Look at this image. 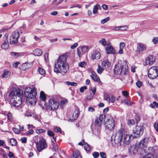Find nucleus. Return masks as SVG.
<instances>
[{
    "label": "nucleus",
    "instance_id": "f257e3e1",
    "mask_svg": "<svg viewBox=\"0 0 158 158\" xmlns=\"http://www.w3.org/2000/svg\"><path fill=\"white\" fill-rule=\"evenodd\" d=\"M69 69V66L67 62L66 56L63 55L60 56L55 63L54 71L57 73L64 74Z\"/></svg>",
    "mask_w": 158,
    "mask_h": 158
},
{
    "label": "nucleus",
    "instance_id": "f03ea898",
    "mask_svg": "<svg viewBox=\"0 0 158 158\" xmlns=\"http://www.w3.org/2000/svg\"><path fill=\"white\" fill-rule=\"evenodd\" d=\"M23 95V91L21 89L15 88L12 89L9 94L10 104L12 106H19L21 104V97Z\"/></svg>",
    "mask_w": 158,
    "mask_h": 158
},
{
    "label": "nucleus",
    "instance_id": "7ed1b4c3",
    "mask_svg": "<svg viewBox=\"0 0 158 158\" xmlns=\"http://www.w3.org/2000/svg\"><path fill=\"white\" fill-rule=\"evenodd\" d=\"M24 95L27 97V101L31 105H35L36 103V92L35 88L28 87L24 92Z\"/></svg>",
    "mask_w": 158,
    "mask_h": 158
},
{
    "label": "nucleus",
    "instance_id": "20e7f679",
    "mask_svg": "<svg viewBox=\"0 0 158 158\" xmlns=\"http://www.w3.org/2000/svg\"><path fill=\"white\" fill-rule=\"evenodd\" d=\"M114 73L118 75H126L128 74V67L126 61H123L120 63H118L115 65L114 69Z\"/></svg>",
    "mask_w": 158,
    "mask_h": 158
},
{
    "label": "nucleus",
    "instance_id": "39448f33",
    "mask_svg": "<svg viewBox=\"0 0 158 158\" xmlns=\"http://www.w3.org/2000/svg\"><path fill=\"white\" fill-rule=\"evenodd\" d=\"M124 132V129L121 128L117 132H116L111 137L112 140L115 144H118L122 142L123 133Z\"/></svg>",
    "mask_w": 158,
    "mask_h": 158
},
{
    "label": "nucleus",
    "instance_id": "423d86ee",
    "mask_svg": "<svg viewBox=\"0 0 158 158\" xmlns=\"http://www.w3.org/2000/svg\"><path fill=\"white\" fill-rule=\"evenodd\" d=\"M36 148L38 151L41 152L47 147V144L46 140L44 138L40 139L39 142H35Z\"/></svg>",
    "mask_w": 158,
    "mask_h": 158
},
{
    "label": "nucleus",
    "instance_id": "0eeeda50",
    "mask_svg": "<svg viewBox=\"0 0 158 158\" xmlns=\"http://www.w3.org/2000/svg\"><path fill=\"white\" fill-rule=\"evenodd\" d=\"M124 133H123L122 142L125 145H128L133 139L134 137L132 135L128 134L127 131L125 129Z\"/></svg>",
    "mask_w": 158,
    "mask_h": 158
},
{
    "label": "nucleus",
    "instance_id": "6e6552de",
    "mask_svg": "<svg viewBox=\"0 0 158 158\" xmlns=\"http://www.w3.org/2000/svg\"><path fill=\"white\" fill-rule=\"evenodd\" d=\"M158 76V67L152 66L149 69L148 77L152 79H154Z\"/></svg>",
    "mask_w": 158,
    "mask_h": 158
},
{
    "label": "nucleus",
    "instance_id": "1a4fd4ad",
    "mask_svg": "<svg viewBox=\"0 0 158 158\" xmlns=\"http://www.w3.org/2000/svg\"><path fill=\"white\" fill-rule=\"evenodd\" d=\"M105 125L106 128L110 131L114 130V120L111 116L108 117L107 120L106 122Z\"/></svg>",
    "mask_w": 158,
    "mask_h": 158
},
{
    "label": "nucleus",
    "instance_id": "9d476101",
    "mask_svg": "<svg viewBox=\"0 0 158 158\" xmlns=\"http://www.w3.org/2000/svg\"><path fill=\"white\" fill-rule=\"evenodd\" d=\"M19 36V35L18 31H15L13 32L10 37V44L11 45L17 44Z\"/></svg>",
    "mask_w": 158,
    "mask_h": 158
},
{
    "label": "nucleus",
    "instance_id": "9b49d317",
    "mask_svg": "<svg viewBox=\"0 0 158 158\" xmlns=\"http://www.w3.org/2000/svg\"><path fill=\"white\" fill-rule=\"evenodd\" d=\"M143 133V128L142 126H136L133 130V133L135 138L139 137Z\"/></svg>",
    "mask_w": 158,
    "mask_h": 158
},
{
    "label": "nucleus",
    "instance_id": "f8f14e48",
    "mask_svg": "<svg viewBox=\"0 0 158 158\" xmlns=\"http://www.w3.org/2000/svg\"><path fill=\"white\" fill-rule=\"evenodd\" d=\"M48 105L49 109L50 108L52 110H54L58 108L59 103L55 100L52 99L49 101Z\"/></svg>",
    "mask_w": 158,
    "mask_h": 158
},
{
    "label": "nucleus",
    "instance_id": "ddd939ff",
    "mask_svg": "<svg viewBox=\"0 0 158 158\" xmlns=\"http://www.w3.org/2000/svg\"><path fill=\"white\" fill-rule=\"evenodd\" d=\"M105 118V114L100 115L98 117L96 118L95 120V125L98 127L101 126L102 125V122Z\"/></svg>",
    "mask_w": 158,
    "mask_h": 158
},
{
    "label": "nucleus",
    "instance_id": "4468645a",
    "mask_svg": "<svg viewBox=\"0 0 158 158\" xmlns=\"http://www.w3.org/2000/svg\"><path fill=\"white\" fill-rule=\"evenodd\" d=\"M147 46L141 43H139L137 44V52L139 53H142L143 51H145L147 49Z\"/></svg>",
    "mask_w": 158,
    "mask_h": 158
},
{
    "label": "nucleus",
    "instance_id": "2eb2a0df",
    "mask_svg": "<svg viewBox=\"0 0 158 158\" xmlns=\"http://www.w3.org/2000/svg\"><path fill=\"white\" fill-rule=\"evenodd\" d=\"M148 138H145L140 141L137 144V147L139 148H143L147 146L148 143Z\"/></svg>",
    "mask_w": 158,
    "mask_h": 158
},
{
    "label": "nucleus",
    "instance_id": "dca6fc26",
    "mask_svg": "<svg viewBox=\"0 0 158 158\" xmlns=\"http://www.w3.org/2000/svg\"><path fill=\"white\" fill-rule=\"evenodd\" d=\"M155 58L154 56L150 55L145 59V63L146 65H151L155 61Z\"/></svg>",
    "mask_w": 158,
    "mask_h": 158
},
{
    "label": "nucleus",
    "instance_id": "f3484780",
    "mask_svg": "<svg viewBox=\"0 0 158 158\" xmlns=\"http://www.w3.org/2000/svg\"><path fill=\"white\" fill-rule=\"evenodd\" d=\"M106 51L107 54H115L116 53L115 49L112 46H110L109 44L107 45V46L106 48Z\"/></svg>",
    "mask_w": 158,
    "mask_h": 158
},
{
    "label": "nucleus",
    "instance_id": "a211bd4d",
    "mask_svg": "<svg viewBox=\"0 0 158 158\" xmlns=\"http://www.w3.org/2000/svg\"><path fill=\"white\" fill-rule=\"evenodd\" d=\"M92 79L94 81L98 83H101V81L99 78L98 77L96 73L94 71H92L90 76Z\"/></svg>",
    "mask_w": 158,
    "mask_h": 158
},
{
    "label": "nucleus",
    "instance_id": "6ab92c4d",
    "mask_svg": "<svg viewBox=\"0 0 158 158\" xmlns=\"http://www.w3.org/2000/svg\"><path fill=\"white\" fill-rule=\"evenodd\" d=\"M100 56L101 54L100 52L98 51H96L92 55L91 57L93 60L95 59L98 60L100 58Z\"/></svg>",
    "mask_w": 158,
    "mask_h": 158
},
{
    "label": "nucleus",
    "instance_id": "aec40b11",
    "mask_svg": "<svg viewBox=\"0 0 158 158\" xmlns=\"http://www.w3.org/2000/svg\"><path fill=\"white\" fill-rule=\"evenodd\" d=\"M10 74V72L6 70L3 71V73L2 75V78H7L9 77Z\"/></svg>",
    "mask_w": 158,
    "mask_h": 158
},
{
    "label": "nucleus",
    "instance_id": "412c9836",
    "mask_svg": "<svg viewBox=\"0 0 158 158\" xmlns=\"http://www.w3.org/2000/svg\"><path fill=\"white\" fill-rule=\"evenodd\" d=\"M31 64L29 63H23L21 67V69L23 70L29 69L31 67Z\"/></svg>",
    "mask_w": 158,
    "mask_h": 158
},
{
    "label": "nucleus",
    "instance_id": "4be33fe9",
    "mask_svg": "<svg viewBox=\"0 0 158 158\" xmlns=\"http://www.w3.org/2000/svg\"><path fill=\"white\" fill-rule=\"evenodd\" d=\"M137 152V149L134 146L130 147L129 149V153L131 155L136 153Z\"/></svg>",
    "mask_w": 158,
    "mask_h": 158
},
{
    "label": "nucleus",
    "instance_id": "5701e85b",
    "mask_svg": "<svg viewBox=\"0 0 158 158\" xmlns=\"http://www.w3.org/2000/svg\"><path fill=\"white\" fill-rule=\"evenodd\" d=\"M71 158H81L80 155V152L79 151H76L73 152V155Z\"/></svg>",
    "mask_w": 158,
    "mask_h": 158
},
{
    "label": "nucleus",
    "instance_id": "b1692460",
    "mask_svg": "<svg viewBox=\"0 0 158 158\" xmlns=\"http://www.w3.org/2000/svg\"><path fill=\"white\" fill-rule=\"evenodd\" d=\"M102 67L104 68H108L110 65V63L107 60H105L102 61Z\"/></svg>",
    "mask_w": 158,
    "mask_h": 158
},
{
    "label": "nucleus",
    "instance_id": "393cba45",
    "mask_svg": "<svg viewBox=\"0 0 158 158\" xmlns=\"http://www.w3.org/2000/svg\"><path fill=\"white\" fill-rule=\"evenodd\" d=\"M43 52L40 49L37 48L33 52L35 56H40L42 54Z\"/></svg>",
    "mask_w": 158,
    "mask_h": 158
},
{
    "label": "nucleus",
    "instance_id": "a878e982",
    "mask_svg": "<svg viewBox=\"0 0 158 158\" xmlns=\"http://www.w3.org/2000/svg\"><path fill=\"white\" fill-rule=\"evenodd\" d=\"M79 114V110L78 109L76 110L74 112L73 114V119L75 120L77 118Z\"/></svg>",
    "mask_w": 158,
    "mask_h": 158
},
{
    "label": "nucleus",
    "instance_id": "bb28decb",
    "mask_svg": "<svg viewBox=\"0 0 158 158\" xmlns=\"http://www.w3.org/2000/svg\"><path fill=\"white\" fill-rule=\"evenodd\" d=\"M40 99L44 102H45L46 99L45 94L43 91H41L40 93Z\"/></svg>",
    "mask_w": 158,
    "mask_h": 158
},
{
    "label": "nucleus",
    "instance_id": "cd10ccee",
    "mask_svg": "<svg viewBox=\"0 0 158 158\" xmlns=\"http://www.w3.org/2000/svg\"><path fill=\"white\" fill-rule=\"evenodd\" d=\"M9 47V44L8 40H6L2 44L1 48L4 49H7Z\"/></svg>",
    "mask_w": 158,
    "mask_h": 158
},
{
    "label": "nucleus",
    "instance_id": "c85d7f7f",
    "mask_svg": "<svg viewBox=\"0 0 158 158\" xmlns=\"http://www.w3.org/2000/svg\"><path fill=\"white\" fill-rule=\"evenodd\" d=\"M10 143L12 146H15L17 144L16 140L14 138H12L10 139Z\"/></svg>",
    "mask_w": 158,
    "mask_h": 158
},
{
    "label": "nucleus",
    "instance_id": "c756f323",
    "mask_svg": "<svg viewBox=\"0 0 158 158\" xmlns=\"http://www.w3.org/2000/svg\"><path fill=\"white\" fill-rule=\"evenodd\" d=\"M10 55L15 58H17L19 56L20 54L19 53L16 52H10Z\"/></svg>",
    "mask_w": 158,
    "mask_h": 158
},
{
    "label": "nucleus",
    "instance_id": "7c9ffc66",
    "mask_svg": "<svg viewBox=\"0 0 158 158\" xmlns=\"http://www.w3.org/2000/svg\"><path fill=\"white\" fill-rule=\"evenodd\" d=\"M122 103H124L127 105L129 106L132 104V102L128 99H125L122 101Z\"/></svg>",
    "mask_w": 158,
    "mask_h": 158
},
{
    "label": "nucleus",
    "instance_id": "2f4dec72",
    "mask_svg": "<svg viewBox=\"0 0 158 158\" xmlns=\"http://www.w3.org/2000/svg\"><path fill=\"white\" fill-rule=\"evenodd\" d=\"M99 6V5L98 4H97L96 5L94 6L93 11V12L94 14H95L97 13V11L98 10V6Z\"/></svg>",
    "mask_w": 158,
    "mask_h": 158
},
{
    "label": "nucleus",
    "instance_id": "473e14b6",
    "mask_svg": "<svg viewBox=\"0 0 158 158\" xmlns=\"http://www.w3.org/2000/svg\"><path fill=\"white\" fill-rule=\"evenodd\" d=\"M104 69V68H102L100 65H98V68L97 69L98 73L99 74H101L103 71Z\"/></svg>",
    "mask_w": 158,
    "mask_h": 158
},
{
    "label": "nucleus",
    "instance_id": "72a5a7b5",
    "mask_svg": "<svg viewBox=\"0 0 158 158\" xmlns=\"http://www.w3.org/2000/svg\"><path fill=\"white\" fill-rule=\"evenodd\" d=\"M84 148L86 151H89L90 150V146L86 143L84 144Z\"/></svg>",
    "mask_w": 158,
    "mask_h": 158
},
{
    "label": "nucleus",
    "instance_id": "f704fd0d",
    "mask_svg": "<svg viewBox=\"0 0 158 158\" xmlns=\"http://www.w3.org/2000/svg\"><path fill=\"white\" fill-rule=\"evenodd\" d=\"M66 84L68 85H71L73 86H76L77 85V83L74 82H71L70 81H66Z\"/></svg>",
    "mask_w": 158,
    "mask_h": 158
},
{
    "label": "nucleus",
    "instance_id": "c9c22d12",
    "mask_svg": "<svg viewBox=\"0 0 158 158\" xmlns=\"http://www.w3.org/2000/svg\"><path fill=\"white\" fill-rule=\"evenodd\" d=\"M135 121L133 119L128 120L127 122V124L129 126H131L134 124Z\"/></svg>",
    "mask_w": 158,
    "mask_h": 158
},
{
    "label": "nucleus",
    "instance_id": "e433bc0d",
    "mask_svg": "<svg viewBox=\"0 0 158 158\" xmlns=\"http://www.w3.org/2000/svg\"><path fill=\"white\" fill-rule=\"evenodd\" d=\"M39 73L42 75H44L45 74V71L42 68H40L38 69Z\"/></svg>",
    "mask_w": 158,
    "mask_h": 158
},
{
    "label": "nucleus",
    "instance_id": "4c0bfd02",
    "mask_svg": "<svg viewBox=\"0 0 158 158\" xmlns=\"http://www.w3.org/2000/svg\"><path fill=\"white\" fill-rule=\"evenodd\" d=\"M94 134L97 136H99L100 133V129H98L97 130H95L93 131Z\"/></svg>",
    "mask_w": 158,
    "mask_h": 158
},
{
    "label": "nucleus",
    "instance_id": "58836bf2",
    "mask_svg": "<svg viewBox=\"0 0 158 158\" xmlns=\"http://www.w3.org/2000/svg\"><path fill=\"white\" fill-rule=\"evenodd\" d=\"M99 43L103 46H105L106 44V41L104 38H102L99 41Z\"/></svg>",
    "mask_w": 158,
    "mask_h": 158
},
{
    "label": "nucleus",
    "instance_id": "ea45409f",
    "mask_svg": "<svg viewBox=\"0 0 158 158\" xmlns=\"http://www.w3.org/2000/svg\"><path fill=\"white\" fill-rule=\"evenodd\" d=\"M88 48V47L85 46H83L81 47V51L83 52H86Z\"/></svg>",
    "mask_w": 158,
    "mask_h": 158
},
{
    "label": "nucleus",
    "instance_id": "a19ab883",
    "mask_svg": "<svg viewBox=\"0 0 158 158\" xmlns=\"http://www.w3.org/2000/svg\"><path fill=\"white\" fill-rule=\"evenodd\" d=\"M110 17H107L102 20L101 21V23L102 24H104L105 23H106L109 20H110Z\"/></svg>",
    "mask_w": 158,
    "mask_h": 158
},
{
    "label": "nucleus",
    "instance_id": "79ce46f5",
    "mask_svg": "<svg viewBox=\"0 0 158 158\" xmlns=\"http://www.w3.org/2000/svg\"><path fill=\"white\" fill-rule=\"evenodd\" d=\"M78 66L81 67H84L86 65V62L85 61L80 62L78 63Z\"/></svg>",
    "mask_w": 158,
    "mask_h": 158
},
{
    "label": "nucleus",
    "instance_id": "37998d69",
    "mask_svg": "<svg viewBox=\"0 0 158 158\" xmlns=\"http://www.w3.org/2000/svg\"><path fill=\"white\" fill-rule=\"evenodd\" d=\"M94 97V95L91 93L89 94V95H87L86 97V99L88 100L92 99Z\"/></svg>",
    "mask_w": 158,
    "mask_h": 158
},
{
    "label": "nucleus",
    "instance_id": "c03bdc74",
    "mask_svg": "<svg viewBox=\"0 0 158 158\" xmlns=\"http://www.w3.org/2000/svg\"><path fill=\"white\" fill-rule=\"evenodd\" d=\"M13 131L16 134H19L20 133V130L18 128H13L12 129Z\"/></svg>",
    "mask_w": 158,
    "mask_h": 158
},
{
    "label": "nucleus",
    "instance_id": "a18cd8bd",
    "mask_svg": "<svg viewBox=\"0 0 158 158\" xmlns=\"http://www.w3.org/2000/svg\"><path fill=\"white\" fill-rule=\"evenodd\" d=\"M136 85L138 87L140 88L143 86V83L140 81H138L136 83Z\"/></svg>",
    "mask_w": 158,
    "mask_h": 158
},
{
    "label": "nucleus",
    "instance_id": "49530a36",
    "mask_svg": "<svg viewBox=\"0 0 158 158\" xmlns=\"http://www.w3.org/2000/svg\"><path fill=\"white\" fill-rule=\"evenodd\" d=\"M152 41L154 44H156L158 43V36L154 37L152 40Z\"/></svg>",
    "mask_w": 158,
    "mask_h": 158
},
{
    "label": "nucleus",
    "instance_id": "de8ad7c7",
    "mask_svg": "<svg viewBox=\"0 0 158 158\" xmlns=\"http://www.w3.org/2000/svg\"><path fill=\"white\" fill-rule=\"evenodd\" d=\"M120 28L121 30L125 31L128 28V27L127 26H121Z\"/></svg>",
    "mask_w": 158,
    "mask_h": 158
},
{
    "label": "nucleus",
    "instance_id": "09e8293b",
    "mask_svg": "<svg viewBox=\"0 0 158 158\" xmlns=\"http://www.w3.org/2000/svg\"><path fill=\"white\" fill-rule=\"evenodd\" d=\"M110 102L114 103L115 100V97L114 96H111L110 97Z\"/></svg>",
    "mask_w": 158,
    "mask_h": 158
},
{
    "label": "nucleus",
    "instance_id": "8fccbe9b",
    "mask_svg": "<svg viewBox=\"0 0 158 158\" xmlns=\"http://www.w3.org/2000/svg\"><path fill=\"white\" fill-rule=\"evenodd\" d=\"M93 156L94 158H97L99 155L98 152H94L93 154Z\"/></svg>",
    "mask_w": 158,
    "mask_h": 158
},
{
    "label": "nucleus",
    "instance_id": "3c124183",
    "mask_svg": "<svg viewBox=\"0 0 158 158\" xmlns=\"http://www.w3.org/2000/svg\"><path fill=\"white\" fill-rule=\"evenodd\" d=\"M143 158H154V157L152 155L149 154L144 156Z\"/></svg>",
    "mask_w": 158,
    "mask_h": 158
},
{
    "label": "nucleus",
    "instance_id": "603ef678",
    "mask_svg": "<svg viewBox=\"0 0 158 158\" xmlns=\"http://www.w3.org/2000/svg\"><path fill=\"white\" fill-rule=\"evenodd\" d=\"M100 155L102 158H106V153L104 152H100Z\"/></svg>",
    "mask_w": 158,
    "mask_h": 158
},
{
    "label": "nucleus",
    "instance_id": "864d4df0",
    "mask_svg": "<svg viewBox=\"0 0 158 158\" xmlns=\"http://www.w3.org/2000/svg\"><path fill=\"white\" fill-rule=\"evenodd\" d=\"M54 131L56 132H60V133H61V130L60 128L59 127H56L54 129Z\"/></svg>",
    "mask_w": 158,
    "mask_h": 158
},
{
    "label": "nucleus",
    "instance_id": "5fc2aeb1",
    "mask_svg": "<svg viewBox=\"0 0 158 158\" xmlns=\"http://www.w3.org/2000/svg\"><path fill=\"white\" fill-rule=\"evenodd\" d=\"M44 132H45V130L43 129H40L36 130V132L38 134H40Z\"/></svg>",
    "mask_w": 158,
    "mask_h": 158
},
{
    "label": "nucleus",
    "instance_id": "6e6d98bb",
    "mask_svg": "<svg viewBox=\"0 0 158 158\" xmlns=\"http://www.w3.org/2000/svg\"><path fill=\"white\" fill-rule=\"evenodd\" d=\"M122 94L123 95L126 97L128 96L129 94L128 92L126 91H122Z\"/></svg>",
    "mask_w": 158,
    "mask_h": 158
},
{
    "label": "nucleus",
    "instance_id": "4d7b16f0",
    "mask_svg": "<svg viewBox=\"0 0 158 158\" xmlns=\"http://www.w3.org/2000/svg\"><path fill=\"white\" fill-rule=\"evenodd\" d=\"M154 127L156 131L158 132V122L155 123L154 124Z\"/></svg>",
    "mask_w": 158,
    "mask_h": 158
},
{
    "label": "nucleus",
    "instance_id": "13d9d810",
    "mask_svg": "<svg viewBox=\"0 0 158 158\" xmlns=\"http://www.w3.org/2000/svg\"><path fill=\"white\" fill-rule=\"evenodd\" d=\"M67 103V100L62 101L60 102V105L63 106Z\"/></svg>",
    "mask_w": 158,
    "mask_h": 158
},
{
    "label": "nucleus",
    "instance_id": "bf43d9fd",
    "mask_svg": "<svg viewBox=\"0 0 158 158\" xmlns=\"http://www.w3.org/2000/svg\"><path fill=\"white\" fill-rule=\"evenodd\" d=\"M48 135L51 136H53L54 135L53 132L50 130H48L47 132Z\"/></svg>",
    "mask_w": 158,
    "mask_h": 158
},
{
    "label": "nucleus",
    "instance_id": "052dcab7",
    "mask_svg": "<svg viewBox=\"0 0 158 158\" xmlns=\"http://www.w3.org/2000/svg\"><path fill=\"white\" fill-rule=\"evenodd\" d=\"M88 111L89 112H93L95 111V109L93 107L90 106L88 108Z\"/></svg>",
    "mask_w": 158,
    "mask_h": 158
},
{
    "label": "nucleus",
    "instance_id": "680f3d73",
    "mask_svg": "<svg viewBox=\"0 0 158 158\" xmlns=\"http://www.w3.org/2000/svg\"><path fill=\"white\" fill-rule=\"evenodd\" d=\"M8 156L10 158H15L14 154L12 152H9Z\"/></svg>",
    "mask_w": 158,
    "mask_h": 158
},
{
    "label": "nucleus",
    "instance_id": "e2e57ef3",
    "mask_svg": "<svg viewBox=\"0 0 158 158\" xmlns=\"http://www.w3.org/2000/svg\"><path fill=\"white\" fill-rule=\"evenodd\" d=\"M87 87L86 86H83L81 87L80 89V91L81 92H83L84 91L87 89Z\"/></svg>",
    "mask_w": 158,
    "mask_h": 158
},
{
    "label": "nucleus",
    "instance_id": "0e129e2a",
    "mask_svg": "<svg viewBox=\"0 0 158 158\" xmlns=\"http://www.w3.org/2000/svg\"><path fill=\"white\" fill-rule=\"evenodd\" d=\"M125 44L124 42H121L119 45V48H123L125 46Z\"/></svg>",
    "mask_w": 158,
    "mask_h": 158
},
{
    "label": "nucleus",
    "instance_id": "69168bd1",
    "mask_svg": "<svg viewBox=\"0 0 158 158\" xmlns=\"http://www.w3.org/2000/svg\"><path fill=\"white\" fill-rule=\"evenodd\" d=\"M22 143H26L27 142V138L25 137H22L21 139Z\"/></svg>",
    "mask_w": 158,
    "mask_h": 158
},
{
    "label": "nucleus",
    "instance_id": "338daca9",
    "mask_svg": "<svg viewBox=\"0 0 158 158\" xmlns=\"http://www.w3.org/2000/svg\"><path fill=\"white\" fill-rule=\"evenodd\" d=\"M78 46V44L77 43H75L73 45L71 46V48L72 49H74Z\"/></svg>",
    "mask_w": 158,
    "mask_h": 158
},
{
    "label": "nucleus",
    "instance_id": "774afa93",
    "mask_svg": "<svg viewBox=\"0 0 158 158\" xmlns=\"http://www.w3.org/2000/svg\"><path fill=\"white\" fill-rule=\"evenodd\" d=\"M8 119L9 120H11L12 119V114L10 113H9L7 114Z\"/></svg>",
    "mask_w": 158,
    "mask_h": 158
}]
</instances>
